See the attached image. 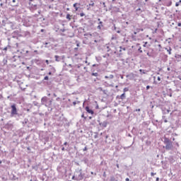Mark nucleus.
Instances as JSON below:
<instances>
[{"instance_id": "1", "label": "nucleus", "mask_w": 181, "mask_h": 181, "mask_svg": "<svg viewBox=\"0 0 181 181\" xmlns=\"http://www.w3.org/2000/svg\"><path fill=\"white\" fill-rule=\"evenodd\" d=\"M74 177H76V180H83L84 179V174H83L81 170L77 171L72 179H74Z\"/></svg>"}, {"instance_id": "2", "label": "nucleus", "mask_w": 181, "mask_h": 181, "mask_svg": "<svg viewBox=\"0 0 181 181\" xmlns=\"http://www.w3.org/2000/svg\"><path fill=\"white\" fill-rule=\"evenodd\" d=\"M11 115H18V110L16 109V105H11Z\"/></svg>"}, {"instance_id": "3", "label": "nucleus", "mask_w": 181, "mask_h": 181, "mask_svg": "<svg viewBox=\"0 0 181 181\" xmlns=\"http://www.w3.org/2000/svg\"><path fill=\"white\" fill-rule=\"evenodd\" d=\"M161 2H163V5L165 6H170L172 5V1L170 0H160Z\"/></svg>"}, {"instance_id": "4", "label": "nucleus", "mask_w": 181, "mask_h": 181, "mask_svg": "<svg viewBox=\"0 0 181 181\" xmlns=\"http://www.w3.org/2000/svg\"><path fill=\"white\" fill-rule=\"evenodd\" d=\"M172 148H173V144H172V142L167 143V144H165V149L167 151L172 149Z\"/></svg>"}, {"instance_id": "5", "label": "nucleus", "mask_w": 181, "mask_h": 181, "mask_svg": "<svg viewBox=\"0 0 181 181\" xmlns=\"http://www.w3.org/2000/svg\"><path fill=\"white\" fill-rule=\"evenodd\" d=\"M86 112H88V114H91V115H94V111H93V110L90 109V107L86 106L85 108Z\"/></svg>"}, {"instance_id": "6", "label": "nucleus", "mask_w": 181, "mask_h": 181, "mask_svg": "<svg viewBox=\"0 0 181 181\" xmlns=\"http://www.w3.org/2000/svg\"><path fill=\"white\" fill-rule=\"evenodd\" d=\"M139 32H144V28H136L134 31V35H136Z\"/></svg>"}, {"instance_id": "7", "label": "nucleus", "mask_w": 181, "mask_h": 181, "mask_svg": "<svg viewBox=\"0 0 181 181\" xmlns=\"http://www.w3.org/2000/svg\"><path fill=\"white\" fill-rule=\"evenodd\" d=\"M80 3L74 4V8H75V11H78V6H80Z\"/></svg>"}, {"instance_id": "8", "label": "nucleus", "mask_w": 181, "mask_h": 181, "mask_svg": "<svg viewBox=\"0 0 181 181\" xmlns=\"http://www.w3.org/2000/svg\"><path fill=\"white\" fill-rule=\"evenodd\" d=\"M103 26L104 25H103V21H100L97 27V29H98L99 30H101Z\"/></svg>"}, {"instance_id": "9", "label": "nucleus", "mask_w": 181, "mask_h": 181, "mask_svg": "<svg viewBox=\"0 0 181 181\" xmlns=\"http://www.w3.org/2000/svg\"><path fill=\"white\" fill-rule=\"evenodd\" d=\"M41 103L42 104H45V103H47V97L45 96L41 99Z\"/></svg>"}, {"instance_id": "10", "label": "nucleus", "mask_w": 181, "mask_h": 181, "mask_svg": "<svg viewBox=\"0 0 181 181\" xmlns=\"http://www.w3.org/2000/svg\"><path fill=\"white\" fill-rule=\"evenodd\" d=\"M105 78H109L110 80H112V78H114V75L110 74L109 76H105Z\"/></svg>"}, {"instance_id": "11", "label": "nucleus", "mask_w": 181, "mask_h": 181, "mask_svg": "<svg viewBox=\"0 0 181 181\" xmlns=\"http://www.w3.org/2000/svg\"><path fill=\"white\" fill-rule=\"evenodd\" d=\"M170 142H172V141H170V140H169V139H168V138L164 139V144H170Z\"/></svg>"}, {"instance_id": "12", "label": "nucleus", "mask_w": 181, "mask_h": 181, "mask_svg": "<svg viewBox=\"0 0 181 181\" xmlns=\"http://www.w3.org/2000/svg\"><path fill=\"white\" fill-rule=\"evenodd\" d=\"M120 100H125V93H123L120 95Z\"/></svg>"}, {"instance_id": "13", "label": "nucleus", "mask_w": 181, "mask_h": 181, "mask_svg": "<svg viewBox=\"0 0 181 181\" xmlns=\"http://www.w3.org/2000/svg\"><path fill=\"white\" fill-rule=\"evenodd\" d=\"M66 19H68V21H71V16L70 14H67Z\"/></svg>"}, {"instance_id": "14", "label": "nucleus", "mask_w": 181, "mask_h": 181, "mask_svg": "<svg viewBox=\"0 0 181 181\" xmlns=\"http://www.w3.org/2000/svg\"><path fill=\"white\" fill-rule=\"evenodd\" d=\"M140 73H142V74H146V71L144 69H139Z\"/></svg>"}, {"instance_id": "15", "label": "nucleus", "mask_w": 181, "mask_h": 181, "mask_svg": "<svg viewBox=\"0 0 181 181\" xmlns=\"http://www.w3.org/2000/svg\"><path fill=\"white\" fill-rule=\"evenodd\" d=\"M92 76H94V77H98V73H92Z\"/></svg>"}, {"instance_id": "16", "label": "nucleus", "mask_w": 181, "mask_h": 181, "mask_svg": "<svg viewBox=\"0 0 181 181\" xmlns=\"http://www.w3.org/2000/svg\"><path fill=\"white\" fill-rule=\"evenodd\" d=\"M124 93H127V91H129V89L128 88H124L123 89Z\"/></svg>"}, {"instance_id": "17", "label": "nucleus", "mask_w": 181, "mask_h": 181, "mask_svg": "<svg viewBox=\"0 0 181 181\" xmlns=\"http://www.w3.org/2000/svg\"><path fill=\"white\" fill-rule=\"evenodd\" d=\"M180 4H181V0H180L179 2H177L175 4V6H179V5H180Z\"/></svg>"}, {"instance_id": "18", "label": "nucleus", "mask_w": 181, "mask_h": 181, "mask_svg": "<svg viewBox=\"0 0 181 181\" xmlns=\"http://www.w3.org/2000/svg\"><path fill=\"white\" fill-rule=\"evenodd\" d=\"M168 52L169 54H172V49L170 48L169 49H168Z\"/></svg>"}, {"instance_id": "19", "label": "nucleus", "mask_w": 181, "mask_h": 181, "mask_svg": "<svg viewBox=\"0 0 181 181\" xmlns=\"http://www.w3.org/2000/svg\"><path fill=\"white\" fill-rule=\"evenodd\" d=\"M55 60H56V62H59V56L58 55H55Z\"/></svg>"}, {"instance_id": "20", "label": "nucleus", "mask_w": 181, "mask_h": 181, "mask_svg": "<svg viewBox=\"0 0 181 181\" xmlns=\"http://www.w3.org/2000/svg\"><path fill=\"white\" fill-rule=\"evenodd\" d=\"M115 177H112L110 178V181H115Z\"/></svg>"}, {"instance_id": "21", "label": "nucleus", "mask_w": 181, "mask_h": 181, "mask_svg": "<svg viewBox=\"0 0 181 181\" xmlns=\"http://www.w3.org/2000/svg\"><path fill=\"white\" fill-rule=\"evenodd\" d=\"M146 45H148V42H144V47H146Z\"/></svg>"}, {"instance_id": "22", "label": "nucleus", "mask_w": 181, "mask_h": 181, "mask_svg": "<svg viewBox=\"0 0 181 181\" xmlns=\"http://www.w3.org/2000/svg\"><path fill=\"white\" fill-rule=\"evenodd\" d=\"M3 50H4L5 52H6V50H8V47H6L3 49Z\"/></svg>"}, {"instance_id": "23", "label": "nucleus", "mask_w": 181, "mask_h": 181, "mask_svg": "<svg viewBox=\"0 0 181 181\" xmlns=\"http://www.w3.org/2000/svg\"><path fill=\"white\" fill-rule=\"evenodd\" d=\"M84 15H85L84 13H80V16H81V17L84 16Z\"/></svg>"}, {"instance_id": "24", "label": "nucleus", "mask_w": 181, "mask_h": 181, "mask_svg": "<svg viewBox=\"0 0 181 181\" xmlns=\"http://www.w3.org/2000/svg\"><path fill=\"white\" fill-rule=\"evenodd\" d=\"M132 76H133V77H138V74H133Z\"/></svg>"}, {"instance_id": "25", "label": "nucleus", "mask_w": 181, "mask_h": 181, "mask_svg": "<svg viewBox=\"0 0 181 181\" xmlns=\"http://www.w3.org/2000/svg\"><path fill=\"white\" fill-rule=\"evenodd\" d=\"M44 80H49V76H45V77L44 78Z\"/></svg>"}, {"instance_id": "26", "label": "nucleus", "mask_w": 181, "mask_h": 181, "mask_svg": "<svg viewBox=\"0 0 181 181\" xmlns=\"http://www.w3.org/2000/svg\"><path fill=\"white\" fill-rule=\"evenodd\" d=\"M88 148H87V146H86L83 149V151H87Z\"/></svg>"}, {"instance_id": "27", "label": "nucleus", "mask_w": 181, "mask_h": 181, "mask_svg": "<svg viewBox=\"0 0 181 181\" xmlns=\"http://www.w3.org/2000/svg\"><path fill=\"white\" fill-rule=\"evenodd\" d=\"M155 175H156V173H151V176H155Z\"/></svg>"}, {"instance_id": "28", "label": "nucleus", "mask_w": 181, "mask_h": 181, "mask_svg": "<svg viewBox=\"0 0 181 181\" xmlns=\"http://www.w3.org/2000/svg\"><path fill=\"white\" fill-rule=\"evenodd\" d=\"M103 176H104V177H105L107 176V174L105 172L103 173Z\"/></svg>"}, {"instance_id": "29", "label": "nucleus", "mask_w": 181, "mask_h": 181, "mask_svg": "<svg viewBox=\"0 0 181 181\" xmlns=\"http://www.w3.org/2000/svg\"><path fill=\"white\" fill-rule=\"evenodd\" d=\"M149 88H151V86H146V90H149Z\"/></svg>"}, {"instance_id": "30", "label": "nucleus", "mask_w": 181, "mask_h": 181, "mask_svg": "<svg viewBox=\"0 0 181 181\" xmlns=\"http://www.w3.org/2000/svg\"><path fill=\"white\" fill-rule=\"evenodd\" d=\"M157 80H158V81H160V77L158 76V77L157 78Z\"/></svg>"}, {"instance_id": "31", "label": "nucleus", "mask_w": 181, "mask_h": 181, "mask_svg": "<svg viewBox=\"0 0 181 181\" xmlns=\"http://www.w3.org/2000/svg\"><path fill=\"white\" fill-rule=\"evenodd\" d=\"M177 26L180 27L181 26V23H178Z\"/></svg>"}, {"instance_id": "32", "label": "nucleus", "mask_w": 181, "mask_h": 181, "mask_svg": "<svg viewBox=\"0 0 181 181\" xmlns=\"http://www.w3.org/2000/svg\"><path fill=\"white\" fill-rule=\"evenodd\" d=\"M45 63H47V64H49V60L47 59V60L45 61Z\"/></svg>"}, {"instance_id": "33", "label": "nucleus", "mask_w": 181, "mask_h": 181, "mask_svg": "<svg viewBox=\"0 0 181 181\" xmlns=\"http://www.w3.org/2000/svg\"><path fill=\"white\" fill-rule=\"evenodd\" d=\"M76 104H77L76 102H73V105H76Z\"/></svg>"}, {"instance_id": "34", "label": "nucleus", "mask_w": 181, "mask_h": 181, "mask_svg": "<svg viewBox=\"0 0 181 181\" xmlns=\"http://www.w3.org/2000/svg\"><path fill=\"white\" fill-rule=\"evenodd\" d=\"M139 51L140 52V53H142V50L141 49V48L139 49Z\"/></svg>"}, {"instance_id": "35", "label": "nucleus", "mask_w": 181, "mask_h": 181, "mask_svg": "<svg viewBox=\"0 0 181 181\" xmlns=\"http://www.w3.org/2000/svg\"><path fill=\"white\" fill-rule=\"evenodd\" d=\"M125 180L126 181H129V178H126Z\"/></svg>"}, {"instance_id": "36", "label": "nucleus", "mask_w": 181, "mask_h": 181, "mask_svg": "<svg viewBox=\"0 0 181 181\" xmlns=\"http://www.w3.org/2000/svg\"><path fill=\"white\" fill-rule=\"evenodd\" d=\"M139 11H141V8L136 9V12H138Z\"/></svg>"}, {"instance_id": "37", "label": "nucleus", "mask_w": 181, "mask_h": 181, "mask_svg": "<svg viewBox=\"0 0 181 181\" xmlns=\"http://www.w3.org/2000/svg\"><path fill=\"white\" fill-rule=\"evenodd\" d=\"M136 111L139 112V111H141V109H137V110H136Z\"/></svg>"}, {"instance_id": "38", "label": "nucleus", "mask_w": 181, "mask_h": 181, "mask_svg": "<svg viewBox=\"0 0 181 181\" xmlns=\"http://www.w3.org/2000/svg\"><path fill=\"white\" fill-rule=\"evenodd\" d=\"M156 181H159V177H157Z\"/></svg>"}, {"instance_id": "39", "label": "nucleus", "mask_w": 181, "mask_h": 181, "mask_svg": "<svg viewBox=\"0 0 181 181\" xmlns=\"http://www.w3.org/2000/svg\"><path fill=\"white\" fill-rule=\"evenodd\" d=\"M48 74H49V76H51L52 72H49Z\"/></svg>"}, {"instance_id": "40", "label": "nucleus", "mask_w": 181, "mask_h": 181, "mask_svg": "<svg viewBox=\"0 0 181 181\" xmlns=\"http://www.w3.org/2000/svg\"><path fill=\"white\" fill-rule=\"evenodd\" d=\"M41 32H45V30L44 29H41Z\"/></svg>"}, {"instance_id": "41", "label": "nucleus", "mask_w": 181, "mask_h": 181, "mask_svg": "<svg viewBox=\"0 0 181 181\" xmlns=\"http://www.w3.org/2000/svg\"><path fill=\"white\" fill-rule=\"evenodd\" d=\"M117 33H121V31L118 30Z\"/></svg>"}, {"instance_id": "42", "label": "nucleus", "mask_w": 181, "mask_h": 181, "mask_svg": "<svg viewBox=\"0 0 181 181\" xmlns=\"http://www.w3.org/2000/svg\"><path fill=\"white\" fill-rule=\"evenodd\" d=\"M27 149H28V151H30V148H29V147Z\"/></svg>"}, {"instance_id": "43", "label": "nucleus", "mask_w": 181, "mask_h": 181, "mask_svg": "<svg viewBox=\"0 0 181 181\" xmlns=\"http://www.w3.org/2000/svg\"><path fill=\"white\" fill-rule=\"evenodd\" d=\"M64 149H65L64 147H63V148H62V151H64Z\"/></svg>"}, {"instance_id": "44", "label": "nucleus", "mask_w": 181, "mask_h": 181, "mask_svg": "<svg viewBox=\"0 0 181 181\" xmlns=\"http://www.w3.org/2000/svg\"><path fill=\"white\" fill-rule=\"evenodd\" d=\"M147 56H151V55L149 54V52L147 53Z\"/></svg>"}, {"instance_id": "45", "label": "nucleus", "mask_w": 181, "mask_h": 181, "mask_svg": "<svg viewBox=\"0 0 181 181\" xmlns=\"http://www.w3.org/2000/svg\"><path fill=\"white\" fill-rule=\"evenodd\" d=\"M64 145H67V142H65V143L64 144Z\"/></svg>"}, {"instance_id": "46", "label": "nucleus", "mask_w": 181, "mask_h": 181, "mask_svg": "<svg viewBox=\"0 0 181 181\" xmlns=\"http://www.w3.org/2000/svg\"><path fill=\"white\" fill-rule=\"evenodd\" d=\"M98 21L100 22V21H101V19H100V18H98Z\"/></svg>"}, {"instance_id": "47", "label": "nucleus", "mask_w": 181, "mask_h": 181, "mask_svg": "<svg viewBox=\"0 0 181 181\" xmlns=\"http://www.w3.org/2000/svg\"><path fill=\"white\" fill-rule=\"evenodd\" d=\"M164 122H168V120H166V119H165V120H164Z\"/></svg>"}, {"instance_id": "48", "label": "nucleus", "mask_w": 181, "mask_h": 181, "mask_svg": "<svg viewBox=\"0 0 181 181\" xmlns=\"http://www.w3.org/2000/svg\"><path fill=\"white\" fill-rule=\"evenodd\" d=\"M13 2H16V0H13Z\"/></svg>"}, {"instance_id": "49", "label": "nucleus", "mask_w": 181, "mask_h": 181, "mask_svg": "<svg viewBox=\"0 0 181 181\" xmlns=\"http://www.w3.org/2000/svg\"><path fill=\"white\" fill-rule=\"evenodd\" d=\"M92 6H94V3L92 4Z\"/></svg>"}, {"instance_id": "50", "label": "nucleus", "mask_w": 181, "mask_h": 181, "mask_svg": "<svg viewBox=\"0 0 181 181\" xmlns=\"http://www.w3.org/2000/svg\"><path fill=\"white\" fill-rule=\"evenodd\" d=\"M173 141H175V138L173 139Z\"/></svg>"}, {"instance_id": "51", "label": "nucleus", "mask_w": 181, "mask_h": 181, "mask_svg": "<svg viewBox=\"0 0 181 181\" xmlns=\"http://www.w3.org/2000/svg\"><path fill=\"white\" fill-rule=\"evenodd\" d=\"M31 2L33 1H34V0H30Z\"/></svg>"}, {"instance_id": "52", "label": "nucleus", "mask_w": 181, "mask_h": 181, "mask_svg": "<svg viewBox=\"0 0 181 181\" xmlns=\"http://www.w3.org/2000/svg\"><path fill=\"white\" fill-rule=\"evenodd\" d=\"M0 163H2V161H0Z\"/></svg>"}, {"instance_id": "53", "label": "nucleus", "mask_w": 181, "mask_h": 181, "mask_svg": "<svg viewBox=\"0 0 181 181\" xmlns=\"http://www.w3.org/2000/svg\"><path fill=\"white\" fill-rule=\"evenodd\" d=\"M148 0H146V2Z\"/></svg>"}, {"instance_id": "54", "label": "nucleus", "mask_w": 181, "mask_h": 181, "mask_svg": "<svg viewBox=\"0 0 181 181\" xmlns=\"http://www.w3.org/2000/svg\"><path fill=\"white\" fill-rule=\"evenodd\" d=\"M168 70H169V68H168Z\"/></svg>"}, {"instance_id": "55", "label": "nucleus", "mask_w": 181, "mask_h": 181, "mask_svg": "<svg viewBox=\"0 0 181 181\" xmlns=\"http://www.w3.org/2000/svg\"><path fill=\"white\" fill-rule=\"evenodd\" d=\"M48 95H50V94H48Z\"/></svg>"}]
</instances>
